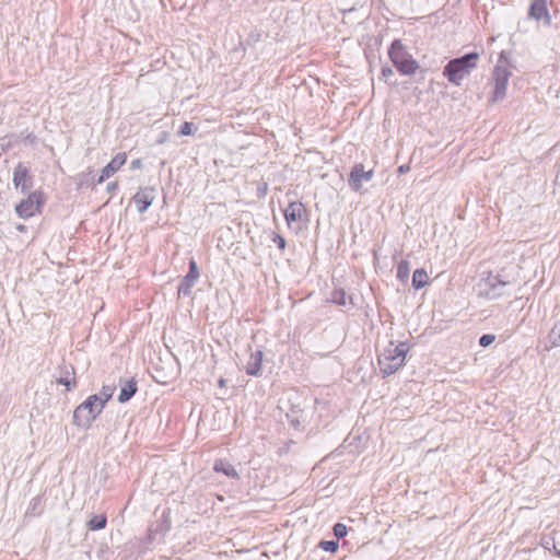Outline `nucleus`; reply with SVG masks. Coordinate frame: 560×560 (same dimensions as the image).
<instances>
[{"instance_id": "nucleus-6", "label": "nucleus", "mask_w": 560, "mask_h": 560, "mask_svg": "<svg viewBox=\"0 0 560 560\" xmlns=\"http://www.w3.org/2000/svg\"><path fill=\"white\" fill-rule=\"evenodd\" d=\"M511 77V71L505 66H495L492 73V86L493 92L490 98L491 102L495 103L502 101L506 96L508 83Z\"/></svg>"}, {"instance_id": "nucleus-19", "label": "nucleus", "mask_w": 560, "mask_h": 560, "mask_svg": "<svg viewBox=\"0 0 560 560\" xmlns=\"http://www.w3.org/2000/svg\"><path fill=\"white\" fill-rule=\"evenodd\" d=\"M137 392V384L133 381L128 382L120 390L118 400L120 402L128 401Z\"/></svg>"}, {"instance_id": "nucleus-14", "label": "nucleus", "mask_w": 560, "mask_h": 560, "mask_svg": "<svg viewBox=\"0 0 560 560\" xmlns=\"http://www.w3.org/2000/svg\"><path fill=\"white\" fill-rule=\"evenodd\" d=\"M529 15L537 21H541L545 25L551 23L546 0H532Z\"/></svg>"}, {"instance_id": "nucleus-17", "label": "nucleus", "mask_w": 560, "mask_h": 560, "mask_svg": "<svg viewBox=\"0 0 560 560\" xmlns=\"http://www.w3.org/2000/svg\"><path fill=\"white\" fill-rule=\"evenodd\" d=\"M213 469H214V471L222 472L228 477L238 478V474H237L235 467L224 459L215 460Z\"/></svg>"}, {"instance_id": "nucleus-24", "label": "nucleus", "mask_w": 560, "mask_h": 560, "mask_svg": "<svg viewBox=\"0 0 560 560\" xmlns=\"http://www.w3.org/2000/svg\"><path fill=\"white\" fill-rule=\"evenodd\" d=\"M549 340L553 347H560V323L551 329Z\"/></svg>"}, {"instance_id": "nucleus-35", "label": "nucleus", "mask_w": 560, "mask_h": 560, "mask_svg": "<svg viewBox=\"0 0 560 560\" xmlns=\"http://www.w3.org/2000/svg\"><path fill=\"white\" fill-rule=\"evenodd\" d=\"M390 72H392V71H390V69H388V70H385V69H384V70H383L384 75H386V74H388V73H390Z\"/></svg>"}, {"instance_id": "nucleus-18", "label": "nucleus", "mask_w": 560, "mask_h": 560, "mask_svg": "<svg viewBox=\"0 0 560 560\" xmlns=\"http://www.w3.org/2000/svg\"><path fill=\"white\" fill-rule=\"evenodd\" d=\"M429 282L428 272L424 269H416L412 276V285L419 290L424 288Z\"/></svg>"}, {"instance_id": "nucleus-21", "label": "nucleus", "mask_w": 560, "mask_h": 560, "mask_svg": "<svg viewBox=\"0 0 560 560\" xmlns=\"http://www.w3.org/2000/svg\"><path fill=\"white\" fill-rule=\"evenodd\" d=\"M107 518L104 514L94 515L88 523L91 530L103 529L106 526Z\"/></svg>"}, {"instance_id": "nucleus-13", "label": "nucleus", "mask_w": 560, "mask_h": 560, "mask_svg": "<svg viewBox=\"0 0 560 560\" xmlns=\"http://www.w3.org/2000/svg\"><path fill=\"white\" fill-rule=\"evenodd\" d=\"M304 400L301 397H296V401L292 404L291 409L287 412V418L291 427L300 431L302 423L305 421L304 410L302 408Z\"/></svg>"}, {"instance_id": "nucleus-31", "label": "nucleus", "mask_w": 560, "mask_h": 560, "mask_svg": "<svg viewBox=\"0 0 560 560\" xmlns=\"http://www.w3.org/2000/svg\"><path fill=\"white\" fill-rule=\"evenodd\" d=\"M552 545H555V542L550 539H546L542 541V546L544 548L548 549V550H551L552 549Z\"/></svg>"}, {"instance_id": "nucleus-36", "label": "nucleus", "mask_w": 560, "mask_h": 560, "mask_svg": "<svg viewBox=\"0 0 560 560\" xmlns=\"http://www.w3.org/2000/svg\"><path fill=\"white\" fill-rule=\"evenodd\" d=\"M219 384H220V386H222V387H223V386H224V381H223V380H220Z\"/></svg>"}, {"instance_id": "nucleus-33", "label": "nucleus", "mask_w": 560, "mask_h": 560, "mask_svg": "<svg viewBox=\"0 0 560 560\" xmlns=\"http://www.w3.org/2000/svg\"><path fill=\"white\" fill-rule=\"evenodd\" d=\"M406 170H407V167H406V166H404V165H401V166L398 168V171H399L400 173L406 172Z\"/></svg>"}, {"instance_id": "nucleus-29", "label": "nucleus", "mask_w": 560, "mask_h": 560, "mask_svg": "<svg viewBox=\"0 0 560 560\" xmlns=\"http://www.w3.org/2000/svg\"><path fill=\"white\" fill-rule=\"evenodd\" d=\"M179 133L182 136H189L192 133V124L191 122H188V121H185L182 126H180V130H179Z\"/></svg>"}, {"instance_id": "nucleus-9", "label": "nucleus", "mask_w": 560, "mask_h": 560, "mask_svg": "<svg viewBox=\"0 0 560 560\" xmlns=\"http://www.w3.org/2000/svg\"><path fill=\"white\" fill-rule=\"evenodd\" d=\"M284 218L288 226L298 232L303 229L305 223V208L301 202H291L284 210Z\"/></svg>"}, {"instance_id": "nucleus-22", "label": "nucleus", "mask_w": 560, "mask_h": 560, "mask_svg": "<svg viewBox=\"0 0 560 560\" xmlns=\"http://www.w3.org/2000/svg\"><path fill=\"white\" fill-rule=\"evenodd\" d=\"M409 262L407 260H401L397 266V278L402 282H407L409 278Z\"/></svg>"}, {"instance_id": "nucleus-7", "label": "nucleus", "mask_w": 560, "mask_h": 560, "mask_svg": "<svg viewBox=\"0 0 560 560\" xmlns=\"http://www.w3.org/2000/svg\"><path fill=\"white\" fill-rule=\"evenodd\" d=\"M506 283L499 280L498 277L489 276L478 283V292L479 295L486 299L495 300L504 294L503 289Z\"/></svg>"}, {"instance_id": "nucleus-26", "label": "nucleus", "mask_w": 560, "mask_h": 560, "mask_svg": "<svg viewBox=\"0 0 560 560\" xmlns=\"http://www.w3.org/2000/svg\"><path fill=\"white\" fill-rule=\"evenodd\" d=\"M334 535L337 537V539H340L347 535V526L342 523H337L334 526Z\"/></svg>"}, {"instance_id": "nucleus-4", "label": "nucleus", "mask_w": 560, "mask_h": 560, "mask_svg": "<svg viewBox=\"0 0 560 560\" xmlns=\"http://www.w3.org/2000/svg\"><path fill=\"white\" fill-rule=\"evenodd\" d=\"M45 192L40 189L33 190L27 196L20 200L15 206L16 214L22 219H28L36 214L42 213L45 205Z\"/></svg>"}, {"instance_id": "nucleus-11", "label": "nucleus", "mask_w": 560, "mask_h": 560, "mask_svg": "<svg viewBox=\"0 0 560 560\" xmlns=\"http://www.w3.org/2000/svg\"><path fill=\"white\" fill-rule=\"evenodd\" d=\"M126 161H127V154L125 152L117 153L110 160V162L102 168L101 175L97 179V183L101 184L104 180L112 177L116 172H118L121 168V166L126 163Z\"/></svg>"}, {"instance_id": "nucleus-25", "label": "nucleus", "mask_w": 560, "mask_h": 560, "mask_svg": "<svg viewBox=\"0 0 560 560\" xmlns=\"http://www.w3.org/2000/svg\"><path fill=\"white\" fill-rule=\"evenodd\" d=\"M319 547L329 552H335L338 549V541L337 540H324L320 541Z\"/></svg>"}, {"instance_id": "nucleus-10", "label": "nucleus", "mask_w": 560, "mask_h": 560, "mask_svg": "<svg viewBox=\"0 0 560 560\" xmlns=\"http://www.w3.org/2000/svg\"><path fill=\"white\" fill-rule=\"evenodd\" d=\"M374 171H364L363 164H355L350 173L348 184L354 191H360L364 182H370L373 178Z\"/></svg>"}, {"instance_id": "nucleus-15", "label": "nucleus", "mask_w": 560, "mask_h": 560, "mask_svg": "<svg viewBox=\"0 0 560 560\" xmlns=\"http://www.w3.org/2000/svg\"><path fill=\"white\" fill-rule=\"evenodd\" d=\"M262 352L257 350L249 354L248 361L245 365L246 373L248 375H257L261 369Z\"/></svg>"}, {"instance_id": "nucleus-32", "label": "nucleus", "mask_w": 560, "mask_h": 560, "mask_svg": "<svg viewBox=\"0 0 560 560\" xmlns=\"http://www.w3.org/2000/svg\"><path fill=\"white\" fill-rule=\"evenodd\" d=\"M552 549L555 550V553L560 557V549H557L556 545H552Z\"/></svg>"}, {"instance_id": "nucleus-28", "label": "nucleus", "mask_w": 560, "mask_h": 560, "mask_svg": "<svg viewBox=\"0 0 560 560\" xmlns=\"http://www.w3.org/2000/svg\"><path fill=\"white\" fill-rule=\"evenodd\" d=\"M494 339L495 338L493 335L487 334L481 336V338L479 339V343L481 347H488L494 341Z\"/></svg>"}, {"instance_id": "nucleus-8", "label": "nucleus", "mask_w": 560, "mask_h": 560, "mask_svg": "<svg viewBox=\"0 0 560 560\" xmlns=\"http://www.w3.org/2000/svg\"><path fill=\"white\" fill-rule=\"evenodd\" d=\"M12 183L22 192L30 190L34 185V176L31 168L24 163H18L13 170Z\"/></svg>"}, {"instance_id": "nucleus-30", "label": "nucleus", "mask_w": 560, "mask_h": 560, "mask_svg": "<svg viewBox=\"0 0 560 560\" xmlns=\"http://www.w3.org/2000/svg\"><path fill=\"white\" fill-rule=\"evenodd\" d=\"M131 168H140L142 166V161L140 159H136L130 163Z\"/></svg>"}, {"instance_id": "nucleus-1", "label": "nucleus", "mask_w": 560, "mask_h": 560, "mask_svg": "<svg viewBox=\"0 0 560 560\" xmlns=\"http://www.w3.org/2000/svg\"><path fill=\"white\" fill-rule=\"evenodd\" d=\"M410 350L406 342L395 343L390 341L378 355V365L384 376L396 373L405 363Z\"/></svg>"}, {"instance_id": "nucleus-2", "label": "nucleus", "mask_w": 560, "mask_h": 560, "mask_svg": "<svg viewBox=\"0 0 560 560\" xmlns=\"http://www.w3.org/2000/svg\"><path fill=\"white\" fill-rule=\"evenodd\" d=\"M479 56L477 52H470L462 58L451 60L444 68V75L448 81L459 85L462 80L476 68Z\"/></svg>"}, {"instance_id": "nucleus-37", "label": "nucleus", "mask_w": 560, "mask_h": 560, "mask_svg": "<svg viewBox=\"0 0 560 560\" xmlns=\"http://www.w3.org/2000/svg\"><path fill=\"white\" fill-rule=\"evenodd\" d=\"M281 246H282V249H283V248H284V246H285V243H284V240H283V238H282Z\"/></svg>"}, {"instance_id": "nucleus-5", "label": "nucleus", "mask_w": 560, "mask_h": 560, "mask_svg": "<svg viewBox=\"0 0 560 560\" xmlns=\"http://www.w3.org/2000/svg\"><path fill=\"white\" fill-rule=\"evenodd\" d=\"M389 56L395 67L402 74H412L418 69V62L408 54L399 40L392 44Z\"/></svg>"}, {"instance_id": "nucleus-23", "label": "nucleus", "mask_w": 560, "mask_h": 560, "mask_svg": "<svg viewBox=\"0 0 560 560\" xmlns=\"http://www.w3.org/2000/svg\"><path fill=\"white\" fill-rule=\"evenodd\" d=\"M114 386H103L102 392L98 396V400L102 401V405L105 407L106 402L112 398L114 394Z\"/></svg>"}, {"instance_id": "nucleus-20", "label": "nucleus", "mask_w": 560, "mask_h": 560, "mask_svg": "<svg viewBox=\"0 0 560 560\" xmlns=\"http://www.w3.org/2000/svg\"><path fill=\"white\" fill-rule=\"evenodd\" d=\"M198 278H199V271H198L197 262L194 259H191L189 261V271L186 275L184 282L187 285V288L189 289L194 285V283L196 282V280Z\"/></svg>"}, {"instance_id": "nucleus-16", "label": "nucleus", "mask_w": 560, "mask_h": 560, "mask_svg": "<svg viewBox=\"0 0 560 560\" xmlns=\"http://www.w3.org/2000/svg\"><path fill=\"white\" fill-rule=\"evenodd\" d=\"M57 383L63 385L67 390L77 387L75 370L72 365L66 366L65 375L57 380Z\"/></svg>"}, {"instance_id": "nucleus-34", "label": "nucleus", "mask_w": 560, "mask_h": 560, "mask_svg": "<svg viewBox=\"0 0 560 560\" xmlns=\"http://www.w3.org/2000/svg\"><path fill=\"white\" fill-rule=\"evenodd\" d=\"M18 230H19V231H21V232H23V231H25V226H24V225H19V226H18Z\"/></svg>"}, {"instance_id": "nucleus-3", "label": "nucleus", "mask_w": 560, "mask_h": 560, "mask_svg": "<svg viewBox=\"0 0 560 560\" xmlns=\"http://www.w3.org/2000/svg\"><path fill=\"white\" fill-rule=\"evenodd\" d=\"M104 406L98 400L97 395L89 396L82 404H80L73 412V423L77 427L88 428L103 411Z\"/></svg>"}, {"instance_id": "nucleus-12", "label": "nucleus", "mask_w": 560, "mask_h": 560, "mask_svg": "<svg viewBox=\"0 0 560 560\" xmlns=\"http://www.w3.org/2000/svg\"><path fill=\"white\" fill-rule=\"evenodd\" d=\"M155 190L152 187L140 188L133 196V202L137 210L143 213L153 203L155 199Z\"/></svg>"}, {"instance_id": "nucleus-27", "label": "nucleus", "mask_w": 560, "mask_h": 560, "mask_svg": "<svg viewBox=\"0 0 560 560\" xmlns=\"http://www.w3.org/2000/svg\"><path fill=\"white\" fill-rule=\"evenodd\" d=\"M332 301L339 305H347L346 293L343 291L335 292L332 295Z\"/></svg>"}]
</instances>
